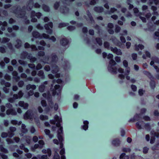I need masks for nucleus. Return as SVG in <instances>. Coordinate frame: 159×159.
I'll return each instance as SVG.
<instances>
[{
	"instance_id": "aec40b11",
	"label": "nucleus",
	"mask_w": 159,
	"mask_h": 159,
	"mask_svg": "<svg viewBox=\"0 0 159 159\" xmlns=\"http://www.w3.org/2000/svg\"><path fill=\"white\" fill-rule=\"evenodd\" d=\"M6 114L7 115H16L17 113L16 111L13 108L8 109L6 111Z\"/></svg>"
},
{
	"instance_id": "412c9836",
	"label": "nucleus",
	"mask_w": 159,
	"mask_h": 159,
	"mask_svg": "<svg viewBox=\"0 0 159 159\" xmlns=\"http://www.w3.org/2000/svg\"><path fill=\"white\" fill-rule=\"evenodd\" d=\"M32 34L33 36L35 38L42 39V36H41V34L38 31H33Z\"/></svg>"
},
{
	"instance_id": "a878e982",
	"label": "nucleus",
	"mask_w": 159,
	"mask_h": 159,
	"mask_svg": "<svg viewBox=\"0 0 159 159\" xmlns=\"http://www.w3.org/2000/svg\"><path fill=\"white\" fill-rule=\"evenodd\" d=\"M84 125L81 126V128L85 130H87L88 128L89 122L87 120H84L83 121Z\"/></svg>"
},
{
	"instance_id": "6ab92c4d",
	"label": "nucleus",
	"mask_w": 159,
	"mask_h": 159,
	"mask_svg": "<svg viewBox=\"0 0 159 159\" xmlns=\"http://www.w3.org/2000/svg\"><path fill=\"white\" fill-rule=\"evenodd\" d=\"M151 61L150 64L151 66H154V62L156 63H159V59L156 57H153L151 58Z\"/></svg>"
},
{
	"instance_id": "f8f14e48",
	"label": "nucleus",
	"mask_w": 159,
	"mask_h": 159,
	"mask_svg": "<svg viewBox=\"0 0 159 159\" xmlns=\"http://www.w3.org/2000/svg\"><path fill=\"white\" fill-rule=\"evenodd\" d=\"M48 84V81H45L40 85L39 87V91L41 92H43L46 87L45 85L47 84Z\"/></svg>"
},
{
	"instance_id": "473e14b6",
	"label": "nucleus",
	"mask_w": 159,
	"mask_h": 159,
	"mask_svg": "<svg viewBox=\"0 0 159 159\" xmlns=\"http://www.w3.org/2000/svg\"><path fill=\"white\" fill-rule=\"evenodd\" d=\"M42 8L43 10L45 12H48L50 11L49 7L45 4H43L42 6Z\"/></svg>"
},
{
	"instance_id": "774afa93",
	"label": "nucleus",
	"mask_w": 159,
	"mask_h": 159,
	"mask_svg": "<svg viewBox=\"0 0 159 159\" xmlns=\"http://www.w3.org/2000/svg\"><path fill=\"white\" fill-rule=\"evenodd\" d=\"M34 7L35 8H39L40 7L41 5L38 2H36L34 3Z\"/></svg>"
},
{
	"instance_id": "72a5a7b5",
	"label": "nucleus",
	"mask_w": 159,
	"mask_h": 159,
	"mask_svg": "<svg viewBox=\"0 0 159 159\" xmlns=\"http://www.w3.org/2000/svg\"><path fill=\"white\" fill-rule=\"evenodd\" d=\"M65 149L64 148H62L60 151V153L61 155V159H66V157L65 155H63L65 154Z\"/></svg>"
},
{
	"instance_id": "5fc2aeb1",
	"label": "nucleus",
	"mask_w": 159,
	"mask_h": 159,
	"mask_svg": "<svg viewBox=\"0 0 159 159\" xmlns=\"http://www.w3.org/2000/svg\"><path fill=\"white\" fill-rule=\"evenodd\" d=\"M152 150L154 151L155 150H158L159 149V143L155 145L152 148Z\"/></svg>"
},
{
	"instance_id": "f3484780",
	"label": "nucleus",
	"mask_w": 159,
	"mask_h": 159,
	"mask_svg": "<svg viewBox=\"0 0 159 159\" xmlns=\"http://www.w3.org/2000/svg\"><path fill=\"white\" fill-rule=\"evenodd\" d=\"M61 13L64 14L67 13L69 11V8L66 7L61 6L60 9Z\"/></svg>"
},
{
	"instance_id": "7c9ffc66",
	"label": "nucleus",
	"mask_w": 159,
	"mask_h": 159,
	"mask_svg": "<svg viewBox=\"0 0 159 159\" xmlns=\"http://www.w3.org/2000/svg\"><path fill=\"white\" fill-rule=\"evenodd\" d=\"M49 58L48 57L45 56L43 57V59L41 60V61L44 64H50L49 62Z\"/></svg>"
},
{
	"instance_id": "b1692460",
	"label": "nucleus",
	"mask_w": 159,
	"mask_h": 159,
	"mask_svg": "<svg viewBox=\"0 0 159 159\" xmlns=\"http://www.w3.org/2000/svg\"><path fill=\"white\" fill-rule=\"evenodd\" d=\"M63 67L65 70H67L70 68V65L69 63L67 61H64L63 64Z\"/></svg>"
},
{
	"instance_id": "2f4dec72",
	"label": "nucleus",
	"mask_w": 159,
	"mask_h": 159,
	"mask_svg": "<svg viewBox=\"0 0 159 159\" xmlns=\"http://www.w3.org/2000/svg\"><path fill=\"white\" fill-rule=\"evenodd\" d=\"M43 153H47L48 157H50L51 155V151L50 149L48 148L47 149H44L42 150Z\"/></svg>"
},
{
	"instance_id": "4d7b16f0",
	"label": "nucleus",
	"mask_w": 159,
	"mask_h": 159,
	"mask_svg": "<svg viewBox=\"0 0 159 159\" xmlns=\"http://www.w3.org/2000/svg\"><path fill=\"white\" fill-rule=\"evenodd\" d=\"M41 36H42V39L43 38L46 39H49V36L48 35L45 33L41 34Z\"/></svg>"
},
{
	"instance_id": "338daca9",
	"label": "nucleus",
	"mask_w": 159,
	"mask_h": 159,
	"mask_svg": "<svg viewBox=\"0 0 159 159\" xmlns=\"http://www.w3.org/2000/svg\"><path fill=\"white\" fill-rule=\"evenodd\" d=\"M123 66L125 68L128 67V61L126 60H124L123 61Z\"/></svg>"
},
{
	"instance_id": "13d9d810",
	"label": "nucleus",
	"mask_w": 159,
	"mask_h": 159,
	"mask_svg": "<svg viewBox=\"0 0 159 159\" xmlns=\"http://www.w3.org/2000/svg\"><path fill=\"white\" fill-rule=\"evenodd\" d=\"M145 92L144 90H143L142 89H140L138 91L139 94L140 96H142L143 95Z\"/></svg>"
},
{
	"instance_id": "393cba45",
	"label": "nucleus",
	"mask_w": 159,
	"mask_h": 159,
	"mask_svg": "<svg viewBox=\"0 0 159 159\" xmlns=\"http://www.w3.org/2000/svg\"><path fill=\"white\" fill-rule=\"evenodd\" d=\"M148 3L149 5H152L153 4L156 5H159V0H149Z\"/></svg>"
},
{
	"instance_id": "c85d7f7f",
	"label": "nucleus",
	"mask_w": 159,
	"mask_h": 159,
	"mask_svg": "<svg viewBox=\"0 0 159 159\" xmlns=\"http://www.w3.org/2000/svg\"><path fill=\"white\" fill-rule=\"evenodd\" d=\"M94 10L100 13L102 12L104 9L102 7H95L94 8Z\"/></svg>"
},
{
	"instance_id": "dca6fc26",
	"label": "nucleus",
	"mask_w": 159,
	"mask_h": 159,
	"mask_svg": "<svg viewBox=\"0 0 159 159\" xmlns=\"http://www.w3.org/2000/svg\"><path fill=\"white\" fill-rule=\"evenodd\" d=\"M51 64L56 63L58 60V58L55 53H52L51 55Z\"/></svg>"
},
{
	"instance_id": "0e129e2a",
	"label": "nucleus",
	"mask_w": 159,
	"mask_h": 159,
	"mask_svg": "<svg viewBox=\"0 0 159 159\" xmlns=\"http://www.w3.org/2000/svg\"><path fill=\"white\" fill-rule=\"evenodd\" d=\"M54 159H60V157L59 154L55 151L54 157Z\"/></svg>"
},
{
	"instance_id": "09e8293b",
	"label": "nucleus",
	"mask_w": 159,
	"mask_h": 159,
	"mask_svg": "<svg viewBox=\"0 0 159 159\" xmlns=\"http://www.w3.org/2000/svg\"><path fill=\"white\" fill-rule=\"evenodd\" d=\"M20 148L21 149L24 150V151L26 152H29V150L25 147L24 145L21 144L20 146Z\"/></svg>"
},
{
	"instance_id": "9d476101",
	"label": "nucleus",
	"mask_w": 159,
	"mask_h": 159,
	"mask_svg": "<svg viewBox=\"0 0 159 159\" xmlns=\"http://www.w3.org/2000/svg\"><path fill=\"white\" fill-rule=\"evenodd\" d=\"M43 96L44 97L47 98L49 106L51 109L53 107V103L52 101V99L50 98L51 96L49 95L48 94L47 95L46 93H44L43 94Z\"/></svg>"
},
{
	"instance_id": "e433bc0d",
	"label": "nucleus",
	"mask_w": 159,
	"mask_h": 159,
	"mask_svg": "<svg viewBox=\"0 0 159 159\" xmlns=\"http://www.w3.org/2000/svg\"><path fill=\"white\" fill-rule=\"evenodd\" d=\"M30 53H28L27 52H23L21 55V57L22 59H25L26 58H27V57Z\"/></svg>"
},
{
	"instance_id": "4be33fe9",
	"label": "nucleus",
	"mask_w": 159,
	"mask_h": 159,
	"mask_svg": "<svg viewBox=\"0 0 159 159\" xmlns=\"http://www.w3.org/2000/svg\"><path fill=\"white\" fill-rule=\"evenodd\" d=\"M19 105L20 106L23 107L24 109H27L29 106L28 103H25L23 101H20L19 102Z\"/></svg>"
},
{
	"instance_id": "20e7f679",
	"label": "nucleus",
	"mask_w": 159,
	"mask_h": 159,
	"mask_svg": "<svg viewBox=\"0 0 159 159\" xmlns=\"http://www.w3.org/2000/svg\"><path fill=\"white\" fill-rule=\"evenodd\" d=\"M42 13L40 12L36 13L34 11H32L31 12L30 17L31 18V21L33 22H36L37 20L36 18H34V16H36L38 18H40L42 16Z\"/></svg>"
},
{
	"instance_id": "6e6d98bb",
	"label": "nucleus",
	"mask_w": 159,
	"mask_h": 159,
	"mask_svg": "<svg viewBox=\"0 0 159 159\" xmlns=\"http://www.w3.org/2000/svg\"><path fill=\"white\" fill-rule=\"evenodd\" d=\"M154 38L155 39H158L159 40V29L158 31H156L154 33Z\"/></svg>"
},
{
	"instance_id": "8fccbe9b",
	"label": "nucleus",
	"mask_w": 159,
	"mask_h": 159,
	"mask_svg": "<svg viewBox=\"0 0 159 159\" xmlns=\"http://www.w3.org/2000/svg\"><path fill=\"white\" fill-rule=\"evenodd\" d=\"M17 44L15 45V47L17 48H20L21 46V41L18 39L16 40Z\"/></svg>"
},
{
	"instance_id": "e2e57ef3",
	"label": "nucleus",
	"mask_w": 159,
	"mask_h": 159,
	"mask_svg": "<svg viewBox=\"0 0 159 159\" xmlns=\"http://www.w3.org/2000/svg\"><path fill=\"white\" fill-rule=\"evenodd\" d=\"M121 30L120 27L119 26L116 25L115 26V31L116 33L119 32Z\"/></svg>"
},
{
	"instance_id": "603ef678",
	"label": "nucleus",
	"mask_w": 159,
	"mask_h": 159,
	"mask_svg": "<svg viewBox=\"0 0 159 159\" xmlns=\"http://www.w3.org/2000/svg\"><path fill=\"white\" fill-rule=\"evenodd\" d=\"M10 41V39L7 38H3L1 41V43H5L8 42Z\"/></svg>"
},
{
	"instance_id": "c9c22d12",
	"label": "nucleus",
	"mask_w": 159,
	"mask_h": 159,
	"mask_svg": "<svg viewBox=\"0 0 159 159\" xmlns=\"http://www.w3.org/2000/svg\"><path fill=\"white\" fill-rule=\"evenodd\" d=\"M145 54H143L142 56V57L143 59H146L147 57L149 58L150 57L151 54L149 52L147 51H145Z\"/></svg>"
},
{
	"instance_id": "cd10ccee",
	"label": "nucleus",
	"mask_w": 159,
	"mask_h": 159,
	"mask_svg": "<svg viewBox=\"0 0 159 159\" xmlns=\"http://www.w3.org/2000/svg\"><path fill=\"white\" fill-rule=\"evenodd\" d=\"M135 47V50L136 51H138L139 50V49L142 50L144 48V46L142 44H139L138 45H137V44H135L134 46Z\"/></svg>"
},
{
	"instance_id": "4468645a",
	"label": "nucleus",
	"mask_w": 159,
	"mask_h": 159,
	"mask_svg": "<svg viewBox=\"0 0 159 159\" xmlns=\"http://www.w3.org/2000/svg\"><path fill=\"white\" fill-rule=\"evenodd\" d=\"M111 50L112 52L117 55H121L122 54L121 50L120 49H117L116 48H113L111 47Z\"/></svg>"
},
{
	"instance_id": "ea45409f",
	"label": "nucleus",
	"mask_w": 159,
	"mask_h": 159,
	"mask_svg": "<svg viewBox=\"0 0 159 159\" xmlns=\"http://www.w3.org/2000/svg\"><path fill=\"white\" fill-rule=\"evenodd\" d=\"M37 75L42 79L45 78V77L44 75V72L43 70H40L39 71Z\"/></svg>"
},
{
	"instance_id": "a18cd8bd",
	"label": "nucleus",
	"mask_w": 159,
	"mask_h": 159,
	"mask_svg": "<svg viewBox=\"0 0 159 159\" xmlns=\"http://www.w3.org/2000/svg\"><path fill=\"white\" fill-rule=\"evenodd\" d=\"M96 42L98 44L99 46H101L102 44V41L101 38H97L96 39H95Z\"/></svg>"
},
{
	"instance_id": "2eb2a0df",
	"label": "nucleus",
	"mask_w": 159,
	"mask_h": 159,
	"mask_svg": "<svg viewBox=\"0 0 159 159\" xmlns=\"http://www.w3.org/2000/svg\"><path fill=\"white\" fill-rule=\"evenodd\" d=\"M125 68V78L126 80H129L130 79V77L128 76V75L129 74L130 69L129 67H126Z\"/></svg>"
},
{
	"instance_id": "4c0bfd02",
	"label": "nucleus",
	"mask_w": 159,
	"mask_h": 159,
	"mask_svg": "<svg viewBox=\"0 0 159 159\" xmlns=\"http://www.w3.org/2000/svg\"><path fill=\"white\" fill-rule=\"evenodd\" d=\"M27 58L29 59L31 62H34L36 60V58L35 57H33L32 56V55L30 54L27 57Z\"/></svg>"
},
{
	"instance_id": "c756f323",
	"label": "nucleus",
	"mask_w": 159,
	"mask_h": 159,
	"mask_svg": "<svg viewBox=\"0 0 159 159\" xmlns=\"http://www.w3.org/2000/svg\"><path fill=\"white\" fill-rule=\"evenodd\" d=\"M44 131L45 134L48 135L50 139H52L53 137V135L50 133V131L49 130L46 129L44 130Z\"/></svg>"
},
{
	"instance_id": "bf43d9fd",
	"label": "nucleus",
	"mask_w": 159,
	"mask_h": 159,
	"mask_svg": "<svg viewBox=\"0 0 159 159\" xmlns=\"http://www.w3.org/2000/svg\"><path fill=\"white\" fill-rule=\"evenodd\" d=\"M30 48H31L32 51H35L37 50V48L35 45H32L30 46Z\"/></svg>"
},
{
	"instance_id": "864d4df0",
	"label": "nucleus",
	"mask_w": 159,
	"mask_h": 159,
	"mask_svg": "<svg viewBox=\"0 0 159 159\" xmlns=\"http://www.w3.org/2000/svg\"><path fill=\"white\" fill-rule=\"evenodd\" d=\"M39 148L41 149L43 147L44 144V142L43 140H40L39 141Z\"/></svg>"
},
{
	"instance_id": "052dcab7",
	"label": "nucleus",
	"mask_w": 159,
	"mask_h": 159,
	"mask_svg": "<svg viewBox=\"0 0 159 159\" xmlns=\"http://www.w3.org/2000/svg\"><path fill=\"white\" fill-rule=\"evenodd\" d=\"M150 85L151 88L152 89H154L155 87V82L152 80L150 83Z\"/></svg>"
},
{
	"instance_id": "37998d69",
	"label": "nucleus",
	"mask_w": 159,
	"mask_h": 159,
	"mask_svg": "<svg viewBox=\"0 0 159 159\" xmlns=\"http://www.w3.org/2000/svg\"><path fill=\"white\" fill-rule=\"evenodd\" d=\"M120 159H129V157L128 156L126 155L125 153H122L121 154L120 157Z\"/></svg>"
},
{
	"instance_id": "7ed1b4c3",
	"label": "nucleus",
	"mask_w": 159,
	"mask_h": 159,
	"mask_svg": "<svg viewBox=\"0 0 159 159\" xmlns=\"http://www.w3.org/2000/svg\"><path fill=\"white\" fill-rule=\"evenodd\" d=\"M25 7H23L22 9L20 10V8L17 7H16V9L15 10H13V11L16 14L17 17L20 18H23L25 20H26L27 17L25 16Z\"/></svg>"
},
{
	"instance_id": "f03ea898",
	"label": "nucleus",
	"mask_w": 159,
	"mask_h": 159,
	"mask_svg": "<svg viewBox=\"0 0 159 159\" xmlns=\"http://www.w3.org/2000/svg\"><path fill=\"white\" fill-rule=\"evenodd\" d=\"M37 117V113L31 110H28L24 115V118L25 120L30 119L32 120L34 119L36 121Z\"/></svg>"
},
{
	"instance_id": "f257e3e1",
	"label": "nucleus",
	"mask_w": 159,
	"mask_h": 159,
	"mask_svg": "<svg viewBox=\"0 0 159 159\" xmlns=\"http://www.w3.org/2000/svg\"><path fill=\"white\" fill-rule=\"evenodd\" d=\"M55 119L57 121L56 124V126L59 127L58 130L57 137L59 141L63 140L62 135V128L61 127L60 123L62 122V119L61 117H59L57 115H55L54 116Z\"/></svg>"
},
{
	"instance_id": "c03bdc74",
	"label": "nucleus",
	"mask_w": 159,
	"mask_h": 159,
	"mask_svg": "<svg viewBox=\"0 0 159 159\" xmlns=\"http://www.w3.org/2000/svg\"><path fill=\"white\" fill-rule=\"evenodd\" d=\"M87 14L89 17V19L90 20L91 22H93L94 21L93 20V17L89 11H87Z\"/></svg>"
},
{
	"instance_id": "69168bd1",
	"label": "nucleus",
	"mask_w": 159,
	"mask_h": 159,
	"mask_svg": "<svg viewBox=\"0 0 159 159\" xmlns=\"http://www.w3.org/2000/svg\"><path fill=\"white\" fill-rule=\"evenodd\" d=\"M131 89L134 92L136 91L137 90V87L135 85L132 84L131 85Z\"/></svg>"
},
{
	"instance_id": "0eeeda50",
	"label": "nucleus",
	"mask_w": 159,
	"mask_h": 159,
	"mask_svg": "<svg viewBox=\"0 0 159 159\" xmlns=\"http://www.w3.org/2000/svg\"><path fill=\"white\" fill-rule=\"evenodd\" d=\"M151 134L152 136L150 140V143L151 144H153L154 143L155 141V137H156L157 138H159V133L157 132L152 130L151 132Z\"/></svg>"
},
{
	"instance_id": "9b49d317",
	"label": "nucleus",
	"mask_w": 159,
	"mask_h": 159,
	"mask_svg": "<svg viewBox=\"0 0 159 159\" xmlns=\"http://www.w3.org/2000/svg\"><path fill=\"white\" fill-rule=\"evenodd\" d=\"M52 67V72L53 74H55L58 72L59 70V68L58 67L56 64H51Z\"/></svg>"
},
{
	"instance_id": "3c124183",
	"label": "nucleus",
	"mask_w": 159,
	"mask_h": 159,
	"mask_svg": "<svg viewBox=\"0 0 159 159\" xmlns=\"http://www.w3.org/2000/svg\"><path fill=\"white\" fill-rule=\"evenodd\" d=\"M68 23H62L59 24L58 27L60 28L64 27L67 26L68 25Z\"/></svg>"
},
{
	"instance_id": "a19ab883",
	"label": "nucleus",
	"mask_w": 159,
	"mask_h": 159,
	"mask_svg": "<svg viewBox=\"0 0 159 159\" xmlns=\"http://www.w3.org/2000/svg\"><path fill=\"white\" fill-rule=\"evenodd\" d=\"M0 150L1 152H3L5 153H7L8 152L7 150L4 148L2 145H0Z\"/></svg>"
},
{
	"instance_id": "79ce46f5",
	"label": "nucleus",
	"mask_w": 159,
	"mask_h": 159,
	"mask_svg": "<svg viewBox=\"0 0 159 159\" xmlns=\"http://www.w3.org/2000/svg\"><path fill=\"white\" fill-rule=\"evenodd\" d=\"M60 4V2H56L54 4L53 7L55 10H57Z\"/></svg>"
},
{
	"instance_id": "423d86ee",
	"label": "nucleus",
	"mask_w": 159,
	"mask_h": 159,
	"mask_svg": "<svg viewBox=\"0 0 159 159\" xmlns=\"http://www.w3.org/2000/svg\"><path fill=\"white\" fill-rule=\"evenodd\" d=\"M44 27L48 34H51L52 33V28L53 27V24L52 22H50L48 24H46L44 25Z\"/></svg>"
},
{
	"instance_id": "680f3d73",
	"label": "nucleus",
	"mask_w": 159,
	"mask_h": 159,
	"mask_svg": "<svg viewBox=\"0 0 159 159\" xmlns=\"http://www.w3.org/2000/svg\"><path fill=\"white\" fill-rule=\"evenodd\" d=\"M117 11V9L114 7L111 8H110V11H108V13H113L114 12L116 11Z\"/></svg>"
},
{
	"instance_id": "6e6552de",
	"label": "nucleus",
	"mask_w": 159,
	"mask_h": 159,
	"mask_svg": "<svg viewBox=\"0 0 159 159\" xmlns=\"http://www.w3.org/2000/svg\"><path fill=\"white\" fill-rule=\"evenodd\" d=\"M61 89L62 86H60L59 85H56L54 86V90L53 91L52 95H55L56 94L57 95L60 94Z\"/></svg>"
},
{
	"instance_id": "ddd939ff",
	"label": "nucleus",
	"mask_w": 159,
	"mask_h": 159,
	"mask_svg": "<svg viewBox=\"0 0 159 159\" xmlns=\"http://www.w3.org/2000/svg\"><path fill=\"white\" fill-rule=\"evenodd\" d=\"M144 123L142 121H138L136 123V126L139 129H143Z\"/></svg>"
},
{
	"instance_id": "49530a36",
	"label": "nucleus",
	"mask_w": 159,
	"mask_h": 159,
	"mask_svg": "<svg viewBox=\"0 0 159 159\" xmlns=\"http://www.w3.org/2000/svg\"><path fill=\"white\" fill-rule=\"evenodd\" d=\"M39 118L42 120H45L48 119V117L47 116L41 115L39 116Z\"/></svg>"
},
{
	"instance_id": "bb28decb",
	"label": "nucleus",
	"mask_w": 159,
	"mask_h": 159,
	"mask_svg": "<svg viewBox=\"0 0 159 159\" xmlns=\"http://www.w3.org/2000/svg\"><path fill=\"white\" fill-rule=\"evenodd\" d=\"M133 11L135 16H137L143 15V13L141 12H139L138 9L137 8H134L133 9Z\"/></svg>"
},
{
	"instance_id": "39448f33",
	"label": "nucleus",
	"mask_w": 159,
	"mask_h": 159,
	"mask_svg": "<svg viewBox=\"0 0 159 159\" xmlns=\"http://www.w3.org/2000/svg\"><path fill=\"white\" fill-rule=\"evenodd\" d=\"M116 64V62L113 60H111L109 61V65L108 66V70L111 72L115 73L116 72V68L114 66Z\"/></svg>"
},
{
	"instance_id": "de8ad7c7",
	"label": "nucleus",
	"mask_w": 159,
	"mask_h": 159,
	"mask_svg": "<svg viewBox=\"0 0 159 159\" xmlns=\"http://www.w3.org/2000/svg\"><path fill=\"white\" fill-rule=\"evenodd\" d=\"M26 126L24 124H22L21 125L22 131L24 133H26L28 130L25 128Z\"/></svg>"
},
{
	"instance_id": "58836bf2",
	"label": "nucleus",
	"mask_w": 159,
	"mask_h": 159,
	"mask_svg": "<svg viewBox=\"0 0 159 159\" xmlns=\"http://www.w3.org/2000/svg\"><path fill=\"white\" fill-rule=\"evenodd\" d=\"M144 128L147 130H150L151 129V127L150 124L149 123H144L143 129Z\"/></svg>"
},
{
	"instance_id": "5701e85b",
	"label": "nucleus",
	"mask_w": 159,
	"mask_h": 159,
	"mask_svg": "<svg viewBox=\"0 0 159 159\" xmlns=\"http://www.w3.org/2000/svg\"><path fill=\"white\" fill-rule=\"evenodd\" d=\"M120 141L119 139H116L112 140L111 142L112 144L115 146H118L120 145Z\"/></svg>"
},
{
	"instance_id": "1a4fd4ad",
	"label": "nucleus",
	"mask_w": 159,
	"mask_h": 159,
	"mask_svg": "<svg viewBox=\"0 0 159 159\" xmlns=\"http://www.w3.org/2000/svg\"><path fill=\"white\" fill-rule=\"evenodd\" d=\"M60 43L61 46L65 47L66 48H68L69 47V41L66 38H61L60 41Z\"/></svg>"
},
{
	"instance_id": "a211bd4d",
	"label": "nucleus",
	"mask_w": 159,
	"mask_h": 159,
	"mask_svg": "<svg viewBox=\"0 0 159 159\" xmlns=\"http://www.w3.org/2000/svg\"><path fill=\"white\" fill-rule=\"evenodd\" d=\"M34 7L33 1L32 0H30L27 3V9L28 10H31Z\"/></svg>"
},
{
	"instance_id": "f704fd0d",
	"label": "nucleus",
	"mask_w": 159,
	"mask_h": 159,
	"mask_svg": "<svg viewBox=\"0 0 159 159\" xmlns=\"http://www.w3.org/2000/svg\"><path fill=\"white\" fill-rule=\"evenodd\" d=\"M7 23L6 21L2 22V21H0V26L2 25L1 28V29L2 30L4 31L5 30V27L7 26Z\"/></svg>"
}]
</instances>
